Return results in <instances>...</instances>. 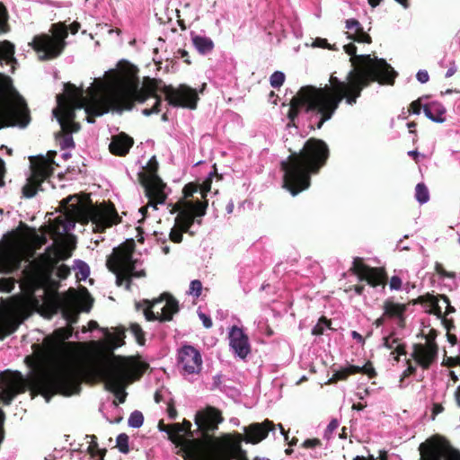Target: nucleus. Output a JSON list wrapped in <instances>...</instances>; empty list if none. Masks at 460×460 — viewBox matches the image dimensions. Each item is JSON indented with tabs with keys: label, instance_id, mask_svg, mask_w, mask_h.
<instances>
[{
	"label": "nucleus",
	"instance_id": "1",
	"mask_svg": "<svg viewBox=\"0 0 460 460\" xmlns=\"http://www.w3.org/2000/svg\"><path fill=\"white\" fill-rule=\"evenodd\" d=\"M347 38L353 42L344 44L341 48L350 56L353 69L347 76V82L340 80L333 75L330 77V85L314 87L306 85L300 88L293 96L288 111L289 122L288 127L296 126L295 120L298 114L304 111L310 116V127L321 128L323 123L329 120L342 100L349 105L357 102L361 91L372 82L394 84L398 75L397 72L385 59L372 58L371 55H356L357 48L354 43H370L371 37L366 31H346Z\"/></svg>",
	"mask_w": 460,
	"mask_h": 460
},
{
	"label": "nucleus",
	"instance_id": "2",
	"mask_svg": "<svg viewBox=\"0 0 460 460\" xmlns=\"http://www.w3.org/2000/svg\"><path fill=\"white\" fill-rule=\"evenodd\" d=\"M106 81L94 78L91 83L92 104L86 108L88 114L103 115L109 111L121 113L132 109L135 102L146 104L142 114L150 116L160 111L162 100L154 89L145 86L137 77L119 75L115 71Z\"/></svg>",
	"mask_w": 460,
	"mask_h": 460
},
{
	"label": "nucleus",
	"instance_id": "3",
	"mask_svg": "<svg viewBox=\"0 0 460 460\" xmlns=\"http://www.w3.org/2000/svg\"><path fill=\"white\" fill-rule=\"evenodd\" d=\"M329 157L327 144L321 139L310 138L297 154L288 156L289 161H281L284 172V187L292 196L297 195L310 186V174L317 173Z\"/></svg>",
	"mask_w": 460,
	"mask_h": 460
},
{
	"label": "nucleus",
	"instance_id": "4",
	"mask_svg": "<svg viewBox=\"0 0 460 460\" xmlns=\"http://www.w3.org/2000/svg\"><path fill=\"white\" fill-rule=\"evenodd\" d=\"M91 89H93L92 84L84 91L83 87L77 88L74 84H65V96L58 95V108L53 110V114L57 118L62 130L66 134L59 140L62 150L74 148L75 144L71 133L69 132V124L75 118L76 110H84L85 118L88 123L94 122V117L98 115L88 114L86 108L92 104Z\"/></svg>",
	"mask_w": 460,
	"mask_h": 460
},
{
	"label": "nucleus",
	"instance_id": "5",
	"mask_svg": "<svg viewBox=\"0 0 460 460\" xmlns=\"http://www.w3.org/2000/svg\"><path fill=\"white\" fill-rule=\"evenodd\" d=\"M65 214L69 217L63 226L65 232L75 227V221L83 225L92 222L93 231L102 232L116 223L117 213L104 206L94 205L89 198L82 199L71 195L60 202Z\"/></svg>",
	"mask_w": 460,
	"mask_h": 460
},
{
	"label": "nucleus",
	"instance_id": "6",
	"mask_svg": "<svg viewBox=\"0 0 460 460\" xmlns=\"http://www.w3.org/2000/svg\"><path fill=\"white\" fill-rule=\"evenodd\" d=\"M30 121L25 100L13 88L11 77L0 72V129L8 127L24 128Z\"/></svg>",
	"mask_w": 460,
	"mask_h": 460
},
{
	"label": "nucleus",
	"instance_id": "7",
	"mask_svg": "<svg viewBox=\"0 0 460 460\" xmlns=\"http://www.w3.org/2000/svg\"><path fill=\"white\" fill-rule=\"evenodd\" d=\"M35 386L47 402L55 394L70 396L79 394L81 390L76 373L68 367H61L41 374L36 378Z\"/></svg>",
	"mask_w": 460,
	"mask_h": 460
},
{
	"label": "nucleus",
	"instance_id": "8",
	"mask_svg": "<svg viewBox=\"0 0 460 460\" xmlns=\"http://www.w3.org/2000/svg\"><path fill=\"white\" fill-rule=\"evenodd\" d=\"M128 366L119 358L112 356L111 358L102 360L96 366V373L105 383V387L111 392L119 403H123L127 397L124 383L128 377Z\"/></svg>",
	"mask_w": 460,
	"mask_h": 460
},
{
	"label": "nucleus",
	"instance_id": "9",
	"mask_svg": "<svg viewBox=\"0 0 460 460\" xmlns=\"http://www.w3.org/2000/svg\"><path fill=\"white\" fill-rule=\"evenodd\" d=\"M207 208V201L185 200L182 208L175 217V225L170 231V239L179 243L182 241V233L195 234L196 226L201 225V217L205 216Z\"/></svg>",
	"mask_w": 460,
	"mask_h": 460
},
{
	"label": "nucleus",
	"instance_id": "10",
	"mask_svg": "<svg viewBox=\"0 0 460 460\" xmlns=\"http://www.w3.org/2000/svg\"><path fill=\"white\" fill-rule=\"evenodd\" d=\"M56 155V151H49L46 155L30 156V175L22 188L24 197L32 198L39 190H44L42 184L49 182L48 179L54 172L55 166H58L54 160Z\"/></svg>",
	"mask_w": 460,
	"mask_h": 460
},
{
	"label": "nucleus",
	"instance_id": "11",
	"mask_svg": "<svg viewBox=\"0 0 460 460\" xmlns=\"http://www.w3.org/2000/svg\"><path fill=\"white\" fill-rule=\"evenodd\" d=\"M224 420L220 411L212 406L196 412L194 421L197 426V439L199 444L209 451H216L221 446V441L214 436L218 429V424Z\"/></svg>",
	"mask_w": 460,
	"mask_h": 460
},
{
	"label": "nucleus",
	"instance_id": "12",
	"mask_svg": "<svg viewBox=\"0 0 460 460\" xmlns=\"http://www.w3.org/2000/svg\"><path fill=\"white\" fill-rule=\"evenodd\" d=\"M107 268L117 275V284L121 285L120 273L128 278H140L145 275L143 270H138V261L134 258L132 249L119 247L113 250L106 261Z\"/></svg>",
	"mask_w": 460,
	"mask_h": 460
},
{
	"label": "nucleus",
	"instance_id": "13",
	"mask_svg": "<svg viewBox=\"0 0 460 460\" xmlns=\"http://www.w3.org/2000/svg\"><path fill=\"white\" fill-rule=\"evenodd\" d=\"M137 310H143L147 321L157 320L167 322L179 311L178 301L168 294H163L159 298L149 301L144 299L136 303Z\"/></svg>",
	"mask_w": 460,
	"mask_h": 460
},
{
	"label": "nucleus",
	"instance_id": "14",
	"mask_svg": "<svg viewBox=\"0 0 460 460\" xmlns=\"http://www.w3.org/2000/svg\"><path fill=\"white\" fill-rule=\"evenodd\" d=\"M52 34H42L33 39L31 43L38 53L40 60L51 59L58 57L63 50L65 38L68 31H50Z\"/></svg>",
	"mask_w": 460,
	"mask_h": 460
},
{
	"label": "nucleus",
	"instance_id": "15",
	"mask_svg": "<svg viewBox=\"0 0 460 460\" xmlns=\"http://www.w3.org/2000/svg\"><path fill=\"white\" fill-rule=\"evenodd\" d=\"M202 357L195 347L184 344L177 351V367L184 376L198 375L202 369Z\"/></svg>",
	"mask_w": 460,
	"mask_h": 460
},
{
	"label": "nucleus",
	"instance_id": "16",
	"mask_svg": "<svg viewBox=\"0 0 460 460\" xmlns=\"http://www.w3.org/2000/svg\"><path fill=\"white\" fill-rule=\"evenodd\" d=\"M158 164L155 156L149 159L146 166L143 169L147 173V176L152 181L151 183L146 185V191L149 198V205L156 209L157 204H164L166 199V194L164 192L165 184L156 176L155 172L157 170Z\"/></svg>",
	"mask_w": 460,
	"mask_h": 460
},
{
	"label": "nucleus",
	"instance_id": "17",
	"mask_svg": "<svg viewBox=\"0 0 460 460\" xmlns=\"http://www.w3.org/2000/svg\"><path fill=\"white\" fill-rule=\"evenodd\" d=\"M351 270L360 281H366L367 285L379 291L385 289L386 276L383 270L367 266L360 258L354 259Z\"/></svg>",
	"mask_w": 460,
	"mask_h": 460
},
{
	"label": "nucleus",
	"instance_id": "18",
	"mask_svg": "<svg viewBox=\"0 0 460 460\" xmlns=\"http://www.w3.org/2000/svg\"><path fill=\"white\" fill-rule=\"evenodd\" d=\"M164 93L168 104L172 107H184L190 110L197 107L199 96L196 90L185 84H181L178 88L166 87Z\"/></svg>",
	"mask_w": 460,
	"mask_h": 460
},
{
	"label": "nucleus",
	"instance_id": "19",
	"mask_svg": "<svg viewBox=\"0 0 460 460\" xmlns=\"http://www.w3.org/2000/svg\"><path fill=\"white\" fill-rule=\"evenodd\" d=\"M438 347L434 341L413 345L411 357L423 369H429L438 359Z\"/></svg>",
	"mask_w": 460,
	"mask_h": 460
},
{
	"label": "nucleus",
	"instance_id": "20",
	"mask_svg": "<svg viewBox=\"0 0 460 460\" xmlns=\"http://www.w3.org/2000/svg\"><path fill=\"white\" fill-rule=\"evenodd\" d=\"M243 430L245 435L243 440L246 443L258 444L265 439L270 432L275 437L276 425L273 421L267 419L262 422H253L248 426H244Z\"/></svg>",
	"mask_w": 460,
	"mask_h": 460
},
{
	"label": "nucleus",
	"instance_id": "21",
	"mask_svg": "<svg viewBox=\"0 0 460 460\" xmlns=\"http://www.w3.org/2000/svg\"><path fill=\"white\" fill-rule=\"evenodd\" d=\"M420 299L425 305L426 311L437 315L438 318H442L443 314H449L455 312V308L450 305L449 298L445 295L434 296L427 294L420 296Z\"/></svg>",
	"mask_w": 460,
	"mask_h": 460
},
{
	"label": "nucleus",
	"instance_id": "22",
	"mask_svg": "<svg viewBox=\"0 0 460 460\" xmlns=\"http://www.w3.org/2000/svg\"><path fill=\"white\" fill-rule=\"evenodd\" d=\"M229 346L234 354L245 358L251 351L249 338L242 328L233 326L228 332Z\"/></svg>",
	"mask_w": 460,
	"mask_h": 460
},
{
	"label": "nucleus",
	"instance_id": "23",
	"mask_svg": "<svg viewBox=\"0 0 460 460\" xmlns=\"http://www.w3.org/2000/svg\"><path fill=\"white\" fill-rule=\"evenodd\" d=\"M133 144V138L121 132L112 136L109 148L111 154L119 156H124L129 152Z\"/></svg>",
	"mask_w": 460,
	"mask_h": 460
},
{
	"label": "nucleus",
	"instance_id": "24",
	"mask_svg": "<svg viewBox=\"0 0 460 460\" xmlns=\"http://www.w3.org/2000/svg\"><path fill=\"white\" fill-rule=\"evenodd\" d=\"M358 373L367 374L369 377H373L376 376V371L374 367L371 366V364L367 363L363 367L354 365H347L345 367H341L338 370L334 371L332 379L345 380L349 376Z\"/></svg>",
	"mask_w": 460,
	"mask_h": 460
},
{
	"label": "nucleus",
	"instance_id": "25",
	"mask_svg": "<svg viewBox=\"0 0 460 460\" xmlns=\"http://www.w3.org/2000/svg\"><path fill=\"white\" fill-rule=\"evenodd\" d=\"M172 430L170 433V440L173 443H182L185 438L194 439V434L191 431V423L185 420L183 424L173 423L171 425Z\"/></svg>",
	"mask_w": 460,
	"mask_h": 460
},
{
	"label": "nucleus",
	"instance_id": "26",
	"mask_svg": "<svg viewBox=\"0 0 460 460\" xmlns=\"http://www.w3.org/2000/svg\"><path fill=\"white\" fill-rule=\"evenodd\" d=\"M425 116L433 122L443 123L446 120L447 110L445 106L438 102H431L422 107Z\"/></svg>",
	"mask_w": 460,
	"mask_h": 460
},
{
	"label": "nucleus",
	"instance_id": "27",
	"mask_svg": "<svg viewBox=\"0 0 460 460\" xmlns=\"http://www.w3.org/2000/svg\"><path fill=\"white\" fill-rule=\"evenodd\" d=\"M383 308L384 314L387 318L394 319L399 326L403 325L406 310L404 305L387 300L384 303Z\"/></svg>",
	"mask_w": 460,
	"mask_h": 460
},
{
	"label": "nucleus",
	"instance_id": "28",
	"mask_svg": "<svg viewBox=\"0 0 460 460\" xmlns=\"http://www.w3.org/2000/svg\"><path fill=\"white\" fill-rule=\"evenodd\" d=\"M22 261V255L10 248H5L0 254V262L8 271L18 270Z\"/></svg>",
	"mask_w": 460,
	"mask_h": 460
},
{
	"label": "nucleus",
	"instance_id": "29",
	"mask_svg": "<svg viewBox=\"0 0 460 460\" xmlns=\"http://www.w3.org/2000/svg\"><path fill=\"white\" fill-rule=\"evenodd\" d=\"M190 37L194 48L199 54L208 55L213 51L215 45L209 37L193 31H191Z\"/></svg>",
	"mask_w": 460,
	"mask_h": 460
},
{
	"label": "nucleus",
	"instance_id": "30",
	"mask_svg": "<svg viewBox=\"0 0 460 460\" xmlns=\"http://www.w3.org/2000/svg\"><path fill=\"white\" fill-rule=\"evenodd\" d=\"M6 31H0V32H5ZM14 46L9 42L4 43V49L0 52V65L4 67V65L9 66L6 72L13 73L15 70L16 60L13 58Z\"/></svg>",
	"mask_w": 460,
	"mask_h": 460
},
{
	"label": "nucleus",
	"instance_id": "31",
	"mask_svg": "<svg viewBox=\"0 0 460 460\" xmlns=\"http://www.w3.org/2000/svg\"><path fill=\"white\" fill-rule=\"evenodd\" d=\"M217 175V173L216 170L214 172H210L208 175V178L201 184L199 190L198 189V187H196L195 185H193L191 183L187 184L183 189L185 198L192 196L194 192H198V191L200 192L202 198H206L207 193L209 192L211 190L212 178Z\"/></svg>",
	"mask_w": 460,
	"mask_h": 460
},
{
	"label": "nucleus",
	"instance_id": "32",
	"mask_svg": "<svg viewBox=\"0 0 460 460\" xmlns=\"http://www.w3.org/2000/svg\"><path fill=\"white\" fill-rule=\"evenodd\" d=\"M421 460H460L453 459L448 452L437 446L428 448L425 453L421 451Z\"/></svg>",
	"mask_w": 460,
	"mask_h": 460
},
{
	"label": "nucleus",
	"instance_id": "33",
	"mask_svg": "<svg viewBox=\"0 0 460 460\" xmlns=\"http://www.w3.org/2000/svg\"><path fill=\"white\" fill-rule=\"evenodd\" d=\"M19 326V323L11 316H0V341L14 332Z\"/></svg>",
	"mask_w": 460,
	"mask_h": 460
},
{
	"label": "nucleus",
	"instance_id": "34",
	"mask_svg": "<svg viewBox=\"0 0 460 460\" xmlns=\"http://www.w3.org/2000/svg\"><path fill=\"white\" fill-rule=\"evenodd\" d=\"M334 330L332 327V322L328 320L326 317L322 316L319 318L316 324L312 328L311 333L314 336H320V335H328L327 331H332Z\"/></svg>",
	"mask_w": 460,
	"mask_h": 460
},
{
	"label": "nucleus",
	"instance_id": "35",
	"mask_svg": "<svg viewBox=\"0 0 460 460\" xmlns=\"http://www.w3.org/2000/svg\"><path fill=\"white\" fill-rule=\"evenodd\" d=\"M63 315L67 323H76L78 317L77 306L73 302H67L63 309Z\"/></svg>",
	"mask_w": 460,
	"mask_h": 460
},
{
	"label": "nucleus",
	"instance_id": "36",
	"mask_svg": "<svg viewBox=\"0 0 460 460\" xmlns=\"http://www.w3.org/2000/svg\"><path fill=\"white\" fill-rule=\"evenodd\" d=\"M74 269L76 270V278L80 280H85L90 275V268L84 261L75 260Z\"/></svg>",
	"mask_w": 460,
	"mask_h": 460
},
{
	"label": "nucleus",
	"instance_id": "37",
	"mask_svg": "<svg viewBox=\"0 0 460 460\" xmlns=\"http://www.w3.org/2000/svg\"><path fill=\"white\" fill-rule=\"evenodd\" d=\"M415 199L420 204H425L429 199V192L427 186L420 182L415 187Z\"/></svg>",
	"mask_w": 460,
	"mask_h": 460
},
{
	"label": "nucleus",
	"instance_id": "38",
	"mask_svg": "<svg viewBox=\"0 0 460 460\" xmlns=\"http://www.w3.org/2000/svg\"><path fill=\"white\" fill-rule=\"evenodd\" d=\"M144 423V415L139 411H134L129 415V418L128 420V424L130 428L133 429H138L140 428Z\"/></svg>",
	"mask_w": 460,
	"mask_h": 460
},
{
	"label": "nucleus",
	"instance_id": "39",
	"mask_svg": "<svg viewBox=\"0 0 460 460\" xmlns=\"http://www.w3.org/2000/svg\"><path fill=\"white\" fill-rule=\"evenodd\" d=\"M129 331L133 334L137 342L139 345L145 344V332H143L141 326L138 323H130Z\"/></svg>",
	"mask_w": 460,
	"mask_h": 460
},
{
	"label": "nucleus",
	"instance_id": "40",
	"mask_svg": "<svg viewBox=\"0 0 460 460\" xmlns=\"http://www.w3.org/2000/svg\"><path fill=\"white\" fill-rule=\"evenodd\" d=\"M117 447L122 454H127L129 451L128 436L125 433H120L116 438Z\"/></svg>",
	"mask_w": 460,
	"mask_h": 460
},
{
	"label": "nucleus",
	"instance_id": "41",
	"mask_svg": "<svg viewBox=\"0 0 460 460\" xmlns=\"http://www.w3.org/2000/svg\"><path fill=\"white\" fill-rule=\"evenodd\" d=\"M285 74L281 71H275L270 77V84L273 88H279L285 82Z\"/></svg>",
	"mask_w": 460,
	"mask_h": 460
},
{
	"label": "nucleus",
	"instance_id": "42",
	"mask_svg": "<svg viewBox=\"0 0 460 460\" xmlns=\"http://www.w3.org/2000/svg\"><path fill=\"white\" fill-rule=\"evenodd\" d=\"M313 48H323V49H334L338 50L339 47L337 44L331 45L328 43L326 39L322 38H316L314 40H312V42L310 44Z\"/></svg>",
	"mask_w": 460,
	"mask_h": 460
},
{
	"label": "nucleus",
	"instance_id": "43",
	"mask_svg": "<svg viewBox=\"0 0 460 460\" xmlns=\"http://www.w3.org/2000/svg\"><path fill=\"white\" fill-rule=\"evenodd\" d=\"M202 291V283L199 279L191 280L190 283V288L188 294L198 298L201 295Z\"/></svg>",
	"mask_w": 460,
	"mask_h": 460
},
{
	"label": "nucleus",
	"instance_id": "44",
	"mask_svg": "<svg viewBox=\"0 0 460 460\" xmlns=\"http://www.w3.org/2000/svg\"><path fill=\"white\" fill-rule=\"evenodd\" d=\"M8 20V11L4 4L0 3V29H9Z\"/></svg>",
	"mask_w": 460,
	"mask_h": 460
},
{
	"label": "nucleus",
	"instance_id": "45",
	"mask_svg": "<svg viewBox=\"0 0 460 460\" xmlns=\"http://www.w3.org/2000/svg\"><path fill=\"white\" fill-rule=\"evenodd\" d=\"M125 330L123 328H117L116 333L111 337L114 348H118L124 343Z\"/></svg>",
	"mask_w": 460,
	"mask_h": 460
},
{
	"label": "nucleus",
	"instance_id": "46",
	"mask_svg": "<svg viewBox=\"0 0 460 460\" xmlns=\"http://www.w3.org/2000/svg\"><path fill=\"white\" fill-rule=\"evenodd\" d=\"M15 283L12 279H0V291L10 293L14 288Z\"/></svg>",
	"mask_w": 460,
	"mask_h": 460
},
{
	"label": "nucleus",
	"instance_id": "47",
	"mask_svg": "<svg viewBox=\"0 0 460 460\" xmlns=\"http://www.w3.org/2000/svg\"><path fill=\"white\" fill-rule=\"evenodd\" d=\"M338 427L339 421L335 419L332 420L324 430L323 438L329 440L332 438V433L338 429Z\"/></svg>",
	"mask_w": 460,
	"mask_h": 460
},
{
	"label": "nucleus",
	"instance_id": "48",
	"mask_svg": "<svg viewBox=\"0 0 460 460\" xmlns=\"http://www.w3.org/2000/svg\"><path fill=\"white\" fill-rule=\"evenodd\" d=\"M222 375L217 374L213 376V382L211 384L210 390H219L221 392L225 391V386L222 385Z\"/></svg>",
	"mask_w": 460,
	"mask_h": 460
},
{
	"label": "nucleus",
	"instance_id": "49",
	"mask_svg": "<svg viewBox=\"0 0 460 460\" xmlns=\"http://www.w3.org/2000/svg\"><path fill=\"white\" fill-rule=\"evenodd\" d=\"M437 273L441 278H449V279H455L456 277V274L455 272L447 271L443 266L439 263H436L435 266Z\"/></svg>",
	"mask_w": 460,
	"mask_h": 460
},
{
	"label": "nucleus",
	"instance_id": "50",
	"mask_svg": "<svg viewBox=\"0 0 460 460\" xmlns=\"http://www.w3.org/2000/svg\"><path fill=\"white\" fill-rule=\"evenodd\" d=\"M14 396L15 393L13 391H3L0 393V399L5 405L10 404L13 402Z\"/></svg>",
	"mask_w": 460,
	"mask_h": 460
},
{
	"label": "nucleus",
	"instance_id": "51",
	"mask_svg": "<svg viewBox=\"0 0 460 460\" xmlns=\"http://www.w3.org/2000/svg\"><path fill=\"white\" fill-rule=\"evenodd\" d=\"M198 316L201 320L202 324L205 328L209 329L212 327L213 323L209 315L206 314L200 310H198Z\"/></svg>",
	"mask_w": 460,
	"mask_h": 460
},
{
	"label": "nucleus",
	"instance_id": "52",
	"mask_svg": "<svg viewBox=\"0 0 460 460\" xmlns=\"http://www.w3.org/2000/svg\"><path fill=\"white\" fill-rule=\"evenodd\" d=\"M390 289L392 290H400L402 288V279L400 277L394 275L391 278L389 282Z\"/></svg>",
	"mask_w": 460,
	"mask_h": 460
},
{
	"label": "nucleus",
	"instance_id": "53",
	"mask_svg": "<svg viewBox=\"0 0 460 460\" xmlns=\"http://www.w3.org/2000/svg\"><path fill=\"white\" fill-rule=\"evenodd\" d=\"M322 442L318 438H308L303 442L302 447L305 448H314L320 446Z\"/></svg>",
	"mask_w": 460,
	"mask_h": 460
},
{
	"label": "nucleus",
	"instance_id": "54",
	"mask_svg": "<svg viewBox=\"0 0 460 460\" xmlns=\"http://www.w3.org/2000/svg\"><path fill=\"white\" fill-rule=\"evenodd\" d=\"M70 274V268L61 264L57 268V275L60 279H66Z\"/></svg>",
	"mask_w": 460,
	"mask_h": 460
},
{
	"label": "nucleus",
	"instance_id": "55",
	"mask_svg": "<svg viewBox=\"0 0 460 460\" xmlns=\"http://www.w3.org/2000/svg\"><path fill=\"white\" fill-rule=\"evenodd\" d=\"M450 48L453 51L460 50V31H457L452 39Z\"/></svg>",
	"mask_w": 460,
	"mask_h": 460
},
{
	"label": "nucleus",
	"instance_id": "56",
	"mask_svg": "<svg viewBox=\"0 0 460 460\" xmlns=\"http://www.w3.org/2000/svg\"><path fill=\"white\" fill-rule=\"evenodd\" d=\"M416 78L420 84H425L429 80V75L427 70L420 69L417 72Z\"/></svg>",
	"mask_w": 460,
	"mask_h": 460
},
{
	"label": "nucleus",
	"instance_id": "57",
	"mask_svg": "<svg viewBox=\"0 0 460 460\" xmlns=\"http://www.w3.org/2000/svg\"><path fill=\"white\" fill-rule=\"evenodd\" d=\"M346 29H363V27L358 20L351 18L346 20Z\"/></svg>",
	"mask_w": 460,
	"mask_h": 460
},
{
	"label": "nucleus",
	"instance_id": "58",
	"mask_svg": "<svg viewBox=\"0 0 460 460\" xmlns=\"http://www.w3.org/2000/svg\"><path fill=\"white\" fill-rule=\"evenodd\" d=\"M421 110V104L420 100L414 101L411 102L409 108V111L413 114H420Z\"/></svg>",
	"mask_w": 460,
	"mask_h": 460
},
{
	"label": "nucleus",
	"instance_id": "59",
	"mask_svg": "<svg viewBox=\"0 0 460 460\" xmlns=\"http://www.w3.org/2000/svg\"><path fill=\"white\" fill-rule=\"evenodd\" d=\"M456 70H457V66L456 64V61L453 60V59L450 60L449 61V67H448L447 71L446 72L445 76L447 78H449V77L453 76L456 74Z\"/></svg>",
	"mask_w": 460,
	"mask_h": 460
},
{
	"label": "nucleus",
	"instance_id": "60",
	"mask_svg": "<svg viewBox=\"0 0 460 460\" xmlns=\"http://www.w3.org/2000/svg\"><path fill=\"white\" fill-rule=\"evenodd\" d=\"M350 336L352 337L353 340H355L357 341V343H358L359 345L363 346L365 344V339L363 338V336L358 332L357 331H351L350 332Z\"/></svg>",
	"mask_w": 460,
	"mask_h": 460
},
{
	"label": "nucleus",
	"instance_id": "61",
	"mask_svg": "<svg viewBox=\"0 0 460 460\" xmlns=\"http://www.w3.org/2000/svg\"><path fill=\"white\" fill-rule=\"evenodd\" d=\"M431 411V419L434 420L438 414L441 413L444 411V407L439 403H433Z\"/></svg>",
	"mask_w": 460,
	"mask_h": 460
},
{
	"label": "nucleus",
	"instance_id": "62",
	"mask_svg": "<svg viewBox=\"0 0 460 460\" xmlns=\"http://www.w3.org/2000/svg\"><path fill=\"white\" fill-rule=\"evenodd\" d=\"M395 342H396L395 339H394L392 337H385L384 341H383V346L391 349L394 348V343H395Z\"/></svg>",
	"mask_w": 460,
	"mask_h": 460
},
{
	"label": "nucleus",
	"instance_id": "63",
	"mask_svg": "<svg viewBox=\"0 0 460 460\" xmlns=\"http://www.w3.org/2000/svg\"><path fill=\"white\" fill-rule=\"evenodd\" d=\"M393 354L394 353H396L397 354V357H395V360H399L398 357L401 356V355H404L406 354V351H405V348L403 345L402 344H398L395 349H394V351L392 352Z\"/></svg>",
	"mask_w": 460,
	"mask_h": 460
},
{
	"label": "nucleus",
	"instance_id": "64",
	"mask_svg": "<svg viewBox=\"0 0 460 460\" xmlns=\"http://www.w3.org/2000/svg\"><path fill=\"white\" fill-rule=\"evenodd\" d=\"M86 438H89L91 439L89 449L91 451H93V450L97 449L98 448L97 438L94 435L86 436Z\"/></svg>",
	"mask_w": 460,
	"mask_h": 460
}]
</instances>
